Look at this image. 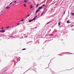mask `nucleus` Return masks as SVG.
Wrapping results in <instances>:
<instances>
[{"label": "nucleus", "mask_w": 74, "mask_h": 74, "mask_svg": "<svg viewBox=\"0 0 74 74\" xmlns=\"http://www.w3.org/2000/svg\"><path fill=\"white\" fill-rule=\"evenodd\" d=\"M35 28H36V29H37V27H35Z\"/></svg>", "instance_id": "c85d7f7f"}, {"label": "nucleus", "mask_w": 74, "mask_h": 74, "mask_svg": "<svg viewBox=\"0 0 74 74\" xmlns=\"http://www.w3.org/2000/svg\"><path fill=\"white\" fill-rule=\"evenodd\" d=\"M71 14H72V15H74V13H71Z\"/></svg>", "instance_id": "9d476101"}, {"label": "nucleus", "mask_w": 74, "mask_h": 74, "mask_svg": "<svg viewBox=\"0 0 74 74\" xmlns=\"http://www.w3.org/2000/svg\"><path fill=\"white\" fill-rule=\"evenodd\" d=\"M25 37L26 38L27 37V36H25Z\"/></svg>", "instance_id": "7c9ffc66"}, {"label": "nucleus", "mask_w": 74, "mask_h": 74, "mask_svg": "<svg viewBox=\"0 0 74 74\" xmlns=\"http://www.w3.org/2000/svg\"><path fill=\"white\" fill-rule=\"evenodd\" d=\"M51 22L50 21L48 22V23H47V24L46 25H48V24H49V23H50Z\"/></svg>", "instance_id": "f8f14e48"}, {"label": "nucleus", "mask_w": 74, "mask_h": 74, "mask_svg": "<svg viewBox=\"0 0 74 74\" xmlns=\"http://www.w3.org/2000/svg\"><path fill=\"white\" fill-rule=\"evenodd\" d=\"M39 11H40V10L39 9H38V10H36V13H37L38 12H39Z\"/></svg>", "instance_id": "20e7f679"}, {"label": "nucleus", "mask_w": 74, "mask_h": 74, "mask_svg": "<svg viewBox=\"0 0 74 74\" xmlns=\"http://www.w3.org/2000/svg\"><path fill=\"white\" fill-rule=\"evenodd\" d=\"M67 23H71V22H69V20H68L67 21Z\"/></svg>", "instance_id": "6e6552de"}, {"label": "nucleus", "mask_w": 74, "mask_h": 74, "mask_svg": "<svg viewBox=\"0 0 74 74\" xmlns=\"http://www.w3.org/2000/svg\"><path fill=\"white\" fill-rule=\"evenodd\" d=\"M2 32H5V30H3L2 31Z\"/></svg>", "instance_id": "aec40b11"}, {"label": "nucleus", "mask_w": 74, "mask_h": 74, "mask_svg": "<svg viewBox=\"0 0 74 74\" xmlns=\"http://www.w3.org/2000/svg\"><path fill=\"white\" fill-rule=\"evenodd\" d=\"M10 8V7H8V6H7L5 8L6 9L7 8V9H8L9 8Z\"/></svg>", "instance_id": "f03ea898"}, {"label": "nucleus", "mask_w": 74, "mask_h": 74, "mask_svg": "<svg viewBox=\"0 0 74 74\" xmlns=\"http://www.w3.org/2000/svg\"><path fill=\"white\" fill-rule=\"evenodd\" d=\"M19 25H20V23H18V24H17V26H18Z\"/></svg>", "instance_id": "393cba45"}, {"label": "nucleus", "mask_w": 74, "mask_h": 74, "mask_svg": "<svg viewBox=\"0 0 74 74\" xmlns=\"http://www.w3.org/2000/svg\"><path fill=\"white\" fill-rule=\"evenodd\" d=\"M3 12V11H1V12Z\"/></svg>", "instance_id": "c756f323"}, {"label": "nucleus", "mask_w": 74, "mask_h": 74, "mask_svg": "<svg viewBox=\"0 0 74 74\" xmlns=\"http://www.w3.org/2000/svg\"><path fill=\"white\" fill-rule=\"evenodd\" d=\"M66 12V10L65 11L64 13V14H65V12Z\"/></svg>", "instance_id": "5701e85b"}, {"label": "nucleus", "mask_w": 74, "mask_h": 74, "mask_svg": "<svg viewBox=\"0 0 74 74\" xmlns=\"http://www.w3.org/2000/svg\"><path fill=\"white\" fill-rule=\"evenodd\" d=\"M36 18H34L32 20H30L29 21V22H32V21H33L36 20Z\"/></svg>", "instance_id": "f257e3e1"}, {"label": "nucleus", "mask_w": 74, "mask_h": 74, "mask_svg": "<svg viewBox=\"0 0 74 74\" xmlns=\"http://www.w3.org/2000/svg\"><path fill=\"white\" fill-rule=\"evenodd\" d=\"M21 21H23V19H22L21 20Z\"/></svg>", "instance_id": "4be33fe9"}, {"label": "nucleus", "mask_w": 74, "mask_h": 74, "mask_svg": "<svg viewBox=\"0 0 74 74\" xmlns=\"http://www.w3.org/2000/svg\"><path fill=\"white\" fill-rule=\"evenodd\" d=\"M60 22L58 23V25L59 26H60Z\"/></svg>", "instance_id": "4468645a"}, {"label": "nucleus", "mask_w": 74, "mask_h": 74, "mask_svg": "<svg viewBox=\"0 0 74 74\" xmlns=\"http://www.w3.org/2000/svg\"><path fill=\"white\" fill-rule=\"evenodd\" d=\"M33 8V6L32 5H31L30 6V8Z\"/></svg>", "instance_id": "0eeeda50"}, {"label": "nucleus", "mask_w": 74, "mask_h": 74, "mask_svg": "<svg viewBox=\"0 0 74 74\" xmlns=\"http://www.w3.org/2000/svg\"><path fill=\"white\" fill-rule=\"evenodd\" d=\"M36 65V64L35 63H33V66H35Z\"/></svg>", "instance_id": "39448f33"}, {"label": "nucleus", "mask_w": 74, "mask_h": 74, "mask_svg": "<svg viewBox=\"0 0 74 74\" xmlns=\"http://www.w3.org/2000/svg\"><path fill=\"white\" fill-rule=\"evenodd\" d=\"M0 32H3V31H1V30H0Z\"/></svg>", "instance_id": "bb28decb"}, {"label": "nucleus", "mask_w": 74, "mask_h": 74, "mask_svg": "<svg viewBox=\"0 0 74 74\" xmlns=\"http://www.w3.org/2000/svg\"><path fill=\"white\" fill-rule=\"evenodd\" d=\"M73 25H72L71 26V27H73Z\"/></svg>", "instance_id": "cd10ccee"}, {"label": "nucleus", "mask_w": 74, "mask_h": 74, "mask_svg": "<svg viewBox=\"0 0 74 74\" xmlns=\"http://www.w3.org/2000/svg\"><path fill=\"white\" fill-rule=\"evenodd\" d=\"M14 3L15 4H16V1H14Z\"/></svg>", "instance_id": "ddd939ff"}, {"label": "nucleus", "mask_w": 74, "mask_h": 74, "mask_svg": "<svg viewBox=\"0 0 74 74\" xmlns=\"http://www.w3.org/2000/svg\"><path fill=\"white\" fill-rule=\"evenodd\" d=\"M3 29V27H1V29Z\"/></svg>", "instance_id": "a878e982"}, {"label": "nucleus", "mask_w": 74, "mask_h": 74, "mask_svg": "<svg viewBox=\"0 0 74 74\" xmlns=\"http://www.w3.org/2000/svg\"><path fill=\"white\" fill-rule=\"evenodd\" d=\"M42 7H45V4H44L42 5Z\"/></svg>", "instance_id": "9b49d317"}, {"label": "nucleus", "mask_w": 74, "mask_h": 74, "mask_svg": "<svg viewBox=\"0 0 74 74\" xmlns=\"http://www.w3.org/2000/svg\"><path fill=\"white\" fill-rule=\"evenodd\" d=\"M24 5L25 7H26V4H24Z\"/></svg>", "instance_id": "f3484780"}, {"label": "nucleus", "mask_w": 74, "mask_h": 74, "mask_svg": "<svg viewBox=\"0 0 74 74\" xmlns=\"http://www.w3.org/2000/svg\"><path fill=\"white\" fill-rule=\"evenodd\" d=\"M42 6H40L38 8V10H40V9H42Z\"/></svg>", "instance_id": "7ed1b4c3"}, {"label": "nucleus", "mask_w": 74, "mask_h": 74, "mask_svg": "<svg viewBox=\"0 0 74 74\" xmlns=\"http://www.w3.org/2000/svg\"><path fill=\"white\" fill-rule=\"evenodd\" d=\"M44 13V12H43V13H42L41 14V16L42 15V14H43Z\"/></svg>", "instance_id": "412c9836"}, {"label": "nucleus", "mask_w": 74, "mask_h": 74, "mask_svg": "<svg viewBox=\"0 0 74 74\" xmlns=\"http://www.w3.org/2000/svg\"><path fill=\"white\" fill-rule=\"evenodd\" d=\"M28 16H29V14H28L27 16V17H28Z\"/></svg>", "instance_id": "dca6fc26"}, {"label": "nucleus", "mask_w": 74, "mask_h": 74, "mask_svg": "<svg viewBox=\"0 0 74 74\" xmlns=\"http://www.w3.org/2000/svg\"><path fill=\"white\" fill-rule=\"evenodd\" d=\"M24 3H27V0H24Z\"/></svg>", "instance_id": "423d86ee"}, {"label": "nucleus", "mask_w": 74, "mask_h": 74, "mask_svg": "<svg viewBox=\"0 0 74 74\" xmlns=\"http://www.w3.org/2000/svg\"><path fill=\"white\" fill-rule=\"evenodd\" d=\"M0 16H1V15H0Z\"/></svg>", "instance_id": "2f4dec72"}, {"label": "nucleus", "mask_w": 74, "mask_h": 74, "mask_svg": "<svg viewBox=\"0 0 74 74\" xmlns=\"http://www.w3.org/2000/svg\"><path fill=\"white\" fill-rule=\"evenodd\" d=\"M9 27H10L9 26L7 27H6V29H8V28H9Z\"/></svg>", "instance_id": "a211bd4d"}, {"label": "nucleus", "mask_w": 74, "mask_h": 74, "mask_svg": "<svg viewBox=\"0 0 74 74\" xmlns=\"http://www.w3.org/2000/svg\"><path fill=\"white\" fill-rule=\"evenodd\" d=\"M37 16H35L34 18H37Z\"/></svg>", "instance_id": "2eb2a0df"}, {"label": "nucleus", "mask_w": 74, "mask_h": 74, "mask_svg": "<svg viewBox=\"0 0 74 74\" xmlns=\"http://www.w3.org/2000/svg\"><path fill=\"white\" fill-rule=\"evenodd\" d=\"M40 5V4H37L36 6V7H38V5Z\"/></svg>", "instance_id": "1a4fd4ad"}, {"label": "nucleus", "mask_w": 74, "mask_h": 74, "mask_svg": "<svg viewBox=\"0 0 74 74\" xmlns=\"http://www.w3.org/2000/svg\"><path fill=\"white\" fill-rule=\"evenodd\" d=\"M22 50H26V49L25 48L23 49Z\"/></svg>", "instance_id": "6ab92c4d"}, {"label": "nucleus", "mask_w": 74, "mask_h": 74, "mask_svg": "<svg viewBox=\"0 0 74 74\" xmlns=\"http://www.w3.org/2000/svg\"><path fill=\"white\" fill-rule=\"evenodd\" d=\"M12 2H11V3H10V5H11V4H12Z\"/></svg>", "instance_id": "b1692460"}]
</instances>
